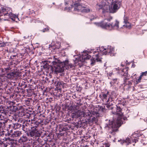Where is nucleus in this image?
<instances>
[{"instance_id":"obj_8","label":"nucleus","mask_w":147,"mask_h":147,"mask_svg":"<svg viewBox=\"0 0 147 147\" xmlns=\"http://www.w3.org/2000/svg\"><path fill=\"white\" fill-rule=\"evenodd\" d=\"M5 9L6 10L5 11L4 14V16H6L7 18H10L12 20L13 18H18V17L16 15L11 13V10L10 8L5 7ZM8 20L7 18L4 20Z\"/></svg>"},{"instance_id":"obj_4","label":"nucleus","mask_w":147,"mask_h":147,"mask_svg":"<svg viewBox=\"0 0 147 147\" xmlns=\"http://www.w3.org/2000/svg\"><path fill=\"white\" fill-rule=\"evenodd\" d=\"M94 24L96 26L100 27L101 28L109 30H118L119 28V22L116 20L114 22L109 23L105 22L102 21L100 22H95Z\"/></svg>"},{"instance_id":"obj_23","label":"nucleus","mask_w":147,"mask_h":147,"mask_svg":"<svg viewBox=\"0 0 147 147\" xmlns=\"http://www.w3.org/2000/svg\"><path fill=\"white\" fill-rule=\"evenodd\" d=\"M71 117L73 118H76L79 117L77 112L73 113L71 115Z\"/></svg>"},{"instance_id":"obj_5","label":"nucleus","mask_w":147,"mask_h":147,"mask_svg":"<svg viewBox=\"0 0 147 147\" xmlns=\"http://www.w3.org/2000/svg\"><path fill=\"white\" fill-rule=\"evenodd\" d=\"M52 63L53 65L55 68V71L57 72H62L64 70V67L66 69L71 68L74 69L75 68V66L73 65L71 63H69L67 60H65L62 63V66L61 67L60 66L61 64L55 61H53Z\"/></svg>"},{"instance_id":"obj_22","label":"nucleus","mask_w":147,"mask_h":147,"mask_svg":"<svg viewBox=\"0 0 147 147\" xmlns=\"http://www.w3.org/2000/svg\"><path fill=\"white\" fill-rule=\"evenodd\" d=\"M117 82V79L116 78L113 79L110 82L111 86L114 85Z\"/></svg>"},{"instance_id":"obj_20","label":"nucleus","mask_w":147,"mask_h":147,"mask_svg":"<svg viewBox=\"0 0 147 147\" xmlns=\"http://www.w3.org/2000/svg\"><path fill=\"white\" fill-rule=\"evenodd\" d=\"M109 93V92H107L106 94H102V96H101V98L103 100H107V97H109V96H108Z\"/></svg>"},{"instance_id":"obj_19","label":"nucleus","mask_w":147,"mask_h":147,"mask_svg":"<svg viewBox=\"0 0 147 147\" xmlns=\"http://www.w3.org/2000/svg\"><path fill=\"white\" fill-rule=\"evenodd\" d=\"M21 126V125L18 123H13L12 125V127L15 129L19 128Z\"/></svg>"},{"instance_id":"obj_27","label":"nucleus","mask_w":147,"mask_h":147,"mask_svg":"<svg viewBox=\"0 0 147 147\" xmlns=\"http://www.w3.org/2000/svg\"><path fill=\"white\" fill-rule=\"evenodd\" d=\"M5 7L0 6V10L1 9V11L2 12H4L5 11Z\"/></svg>"},{"instance_id":"obj_21","label":"nucleus","mask_w":147,"mask_h":147,"mask_svg":"<svg viewBox=\"0 0 147 147\" xmlns=\"http://www.w3.org/2000/svg\"><path fill=\"white\" fill-rule=\"evenodd\" d=\"M21 134V132L19 131H16L14 132L13 135L16 137L20 136Z\"/></svg>"},{"instance_id":"obj_42","label":"nucleus","mask_w":147,"mask_h":147,"mask_svg":"<svg viewBox=\"0 0 147 147\" xmlns=\"http://www.w3.org/2000/svg\"><path fill=\"white\" fill-rule=\"evenodd\" d=\"M115 69H118V70H119V68H118V69H117V68H116Z\"/></svg>"},{"instance_id":"obj_17","label":"nucleus","mask_w":147,"mask_h":147,"mask_svg":"<svg viewBox=\"0 0 147 147\" xmlns=\"http://www.w3.org/2000/svg\"><path fill=\"white\" fill-rule=\"evenodd\" d=\"M113 98H112L109 97L108 99L105 101L107 102V104L109 105H113Z\"/></svg>"},{"instance_id":"obj_33","label":"nucleus","mask_w":147,"mask_h":147,"mask_svg":"<svg viewBox=\"0 0 147 147\" xmlns=\"http://www.w3.org/2000/svg\"><path fill=\"white\" fill-rule=\"evenodd\" d=\"M97 17L94 16L93 15V16H92L91 18H90V20H93L94 19L96 18Z\"/></svg>"},{"instance_id":"obj_37","label":"nucleus","mask_w":147,"mask_h":147,"mask_svg":"<svg viewBox=\"0 0 147 147\" xmlns=\"http://www.w3.org/2000/svg\"><path fill=\"white\" fill-rule=\"evenodd\" d=\"M143 76H142V74H141V75H140V77H139V78H140V79H142V77Z\"/></svg>"},{"instance_id":"obj_26","label":"nucleus","mask_w":147,"mask_h":147,"mask_svg":"<svg viewBox=\"0 0 147 147\" xmlns=\"http://www.w3.org/2000/svg\"><path fill=\"white\" fill-rule=\"evenodd\" d=\"M7 44V42L0 43V47H4L6 46Z\"/></svg>"},{"instance_id":"obj_16","label":"nucleus","mask_w":147,"mask_h":147,"mask_svg":"<svg viewBox=\"0 0 147 147\" xmlns=\"http://www.w3.org/2000/svg\"><path fill=\"white\" fill-rule=\"evenodd\" d=\"M79 117L85 116V112L82 110H79L77 111Z\"/></svg>"},{"instance_id":"obj_18","label":"nucleus","mask_w":147,"mask_h":147,"mask_svg":"<svg viewBox=\"0 0 147 147\" xmlns=\"http://www.w3.org/2000/svg\"><path fill=\"white\" fill-rule=\"evenodd\" d=\"M49 46L50 47H55L56 48L59 49L60 48L61 45L60 43L59 42H58L56 43V45L53 44V42H52L51 43V45H50Z\"/></svg>"},{"instance_id":"obj_34","label":"nucleus","mask_w":147,"mask_h":147,"mask_svg":"<svg viewBox=\"0 0 147 147\" xmlns=\"http://www.w3.org/2000/svg\"><path fill=\"white\" fill-rule=\"evenodd\" d=\"M147 74V71H146L144 72H142L141 74L143 76H146V74Z\"/></svg>"},{"instance_id":"obj_30","label":"nucleus","mask_w":147,"mask_h":147,"mask_svg":"<svg viewBox=\"0 0 147 147\" xmlns=\"http://www.w3.org/2000/svg\"><path fill=\"white\" fill-rule=\"evenodd\" d=\"M49 30V29L48 28V27H47L46 28H45L44 29H43V30H42V31L43 32H45L46 31H48Z\"/></svg>"},{"instance_id":"obj_41","label":"nucleus","mask_w":147,"mask_h":147,"mask_svg":"<svg viewBox=\"0 0 147 147\" xmlns=\"http://www.w3.org/2000/svg\"><path fill=\"white\" fill-rule=\"evenodd\" d=\"M121 66H122V67H123L124 66V65H123L121 64Z\"/></svg>"},{"instance_id":"obj_13","label":"nucleus","mask_w":147,"mask_h":147,"mask_svg":"<svg viewBox=\"0 0 147 147\" xmlns=\"http://www.w3.org/2000/svg\"><path fill=\"white\" fill-rule=\"evenodd\" d=\"M97 120L96 116H93L92 115L89 118L86 119L85 121L86 123H89L94 122H96Z\"/></svg>"},{"instance_id":"obj_9","label":"nucleus","mask_w":147,"mask_h":147,"mask_svg":"<svg viewBox=\"0 0 147 147\" xmlns=\"http://www.w3.org/2000/svg\"><path fill=\"white\" fill-rule=\"evenodd\" d=\"M121 71L123 73H121V75L125 77L124 79V83L123 84L125 85H127L129 86H130L131 84V81H127L128 80L127 76V73H128L127 70L126 69H123L121 70Z\"/></svg>"},{"instance_id":"obj_43","label":"nucleus","mask_w":147,"mask_h":147,"mask_svg":"<svg viewBox=\"0 0 147 147\" xmlns=\"http://www.w3.org/2000/svg\"><path fill=\"white\" fill-rule=\"evenodd\" d=\"M23 130L24 131V129L23 128Z\"/></svg>"},{"instance_id":"obj_29","label":"nucleus","mask_w":147,"mask_h":147,"mask_svg":"<svg viewBox=\"0 0 147 147\" xmlns=\"http://www.w3.org/2000/svg\"><path fill=\"white\" fill-rule=\"evenodd\" d=\"M62 82L60 81L58 82H57V87L58 86H60V85H62Z\"/></svg>"},{"instance_id":"obj_38","label":"nucleus","mask_w":147,"mask_h":147,"mask_svg":"<svg viewBox=\"0 0 147 147\" xmlns=\"http://www.w3.org/2000/svg\"><path fill=\"white\" fill-rule=\"evenodd\" d=\"M28 37H29V36H27V37H26V36H24V38H28Z\"/></svg>"},{"instance_id":"obj_15","label":"nucleus","mask_w":147,"mask_h":147,"mask_svg":"<svg viewBox=\"0 0 147 147\" xmlns=\"http://www.w3.org/2000/svg\"><path fill=\"white\" fill-rule=\"evenodd\" d=\"M97 114V112L95 111H91V112H90V111L88 110L85 112V116H88L90 117L92 115H93L94 116L95 115H96Z\"/></svg>"},{"instance_id":"obj_39","label":"nucleus","mask_w":147,"mask_h":147,"mask_svg":"<svg viewBox=\"0 0 147 147\" xmlns=\"http://www.w3.org/2000/svg\"><path fill=\"white\" fill-rule=\"evenodd\" d=\"M65 10H68V8L67 7H65Z\"/></svg>"},{"instance_id":"obj_10","label":"nucleus","mask_w":147,"mask_h":147,"mask_svg":"<svg viewBox=\"0 0 147 147\" xmlns=\"http://www.w3.org/2000/svg\"><path fill=\"white\" fill-rule=\"evenodd\" d=\"M37 127V126H35L32 127L31 130L29 131L28 136H30L31 137H38L39 136L40 134L36 129Z\"/></svg>"},{"instance_id":"obj_12","label":"nucleus","mask_w":147,"mask_h":147,"mask_svg":"<svg viewBox=\"0 0 147 147\" xmlns=\"http://www.w3.org/2000/svg\"><path fill=\"white\" fill-rule=\"evenodd\" d=\"M18 76V73L16 72H10L7 74L5 77L8 79H12Z\"/></svg>"},{"instance_id":"obj_24","label":"nucleus","mask_w":147,"mask_h":147,"mask_svg":"<svg viewBox=\"0 0 147 147\" xmlns=\"http://www.w3.org/2000/svg\"><path fill=\"white\" fill-rule=\"evenodd\" d=\"M6 122V121L4 120L1 119L0 120V128H1L2 126L4 125L5 123Z\"/></svg>"},{"instance_id":"obj_35","label":"nucleus","mask_w":147,"mask_h":147,"mask_svg":"<svg viewBox=\"0 0 147 147\" xmlns=\"http://www.w3.org/2000/svg\"><path fill=\"white\" fill-rule=\"evenodd\" d=\"M108 75L110 76H111L113 74L112 72H109L107 74Z\"/></svg>"},{"instance_id":"obj_36","label":"nucleus","mask_w":147,"mask_h":147,"mask_svg":"<svg viewBox=\"0 0 147 147\" xmlns=\"http://www.w3.org/2000/svg\"><path fill=\"white\" fill-rule=\"evenodd\" d=\"M112 19V18L111 17L110 18L108 19H107V20L108 21H110Z\"/></svg>"},{"instance_id":"obj_31","label":"nucleus","mask_w":147,"mask_h":147,"mask_svg":"<svg viewBox=\"0 0 147 147\" xmlns=\"http://www.w3.org/2000/svg\"><path fill=\"white\" fill-rule=\"evenodd\" d=\"M141 79L140 78H139L138 79L136 80V84H138L141 82Z\"/></svg>"},{"instance_id":"obj_25","label":"nucleus","mask_w":147,"mask_h":147,"mask_svg":"<svg viewBox=\"0 0 147 147\" xmlns=\"http://www.w3.org/2000/svg\"><path fill=\"white\" fill-rule=\"evenodd\" d=\"M20 140L23 142H25L27 140V138L25 136H23L22 137L20 138Z\"/></svg>"},{"instance_id":"obj_28","label":"nucleus","mask_w":147,"mask_h":147,"mask_svg":"<svg viewBox=\"0 0 147 147\" xmlns=\"http://www.w3.org/2000/svg\"><path fill=\"white\" fill-rule=\"evenodd\" d=\"M110 145L109 144L107 143H105L104 144H103L102 146L101 147H109Z\"/></svg>"},{"instance_id":"obj_3","label":"nucleus","mask_w":147,"mask_h":147,"mask_svg":"<svg viewBox=\"0 0 147 147\" xmlns=\"http://www.w3.org/2000/svg\"><path fill=\"white\" fill-rule=\"evenodd\" d=\"M81 0H65V5L71 4V8H74L75 11L87 13L90 11V9L81 5L79 2Z\"/></svg>"},{"instance_id":"obj_14","label":"nucleus","mask_w":147,"mask_h":147,"mask_svg":"<svg viewBox=\"0 0 147 147\" xmlns=\"http://www.w3.org/2000/svg\"><path fill=\"white\" fill-rule=\"evenodd\" d=\"M124 22L125 24L123 26H125L126 28H130L131 27V24L128 22V18L127 16H124L123 17Z\"/></svg>"},{"instance_id":"obj_32","label":"nucleus","mask_w":147,"mask_h":147,"mask_svg":"<svg viewBox=\"0 0 147 147\" xmlns=\"http://www.w3.org/2000/svg\"><path fill=\"white\" fill-rule=\"evenodd\" d=\"M4 69L5 71H6V72H7L9 71V70H10V69L9 68V67H8L6 68H5Z\"/></svg>"},{"instance_id":"obj_7","label":"nucleus","mask_w":147,"mask_h":147,"mask_svg":"<svg viewBox=\"0 0 147 147\" xmlns=\"http://www.w3.org/2000/svg\"><path fill=\"white\" fill-rule=\"evenodd\" d=\"M104 0H102V1L101 3H98L97 4V7L98 8L99 10L102 9V12L104 13L106 12H109L111 13L109 10V9H108V6L110 4L107 3V1H103Z\"/></svg>"},{"instance_id":"obj_11","label":"nucleus","mask_w":147,"mask_h":147,"mask_svg":"<svg viewBox=\"0 0 147 147\" xmlns=\"http://www.w3.org/2000/svg\"><path fill=\"white\" fill-rule=\"evenodd\" d=\"M137 141V139L135 138H127L121 140V143L123 144V143H126L127 145H128L129 143H132L134 142L136 143Z\"/></svg>"},{"instance_id":"obj_1","label":"nucleus","mask_w":147,"mask_h":147,"mask_svg":"<svg viewBox=\"0 0 147 147\" xmlns=\"http://www.w3.org/2000/svg\"><path fill=\"white\" fill-rule=\"evenodd\" d=\"M99 50V51H98L94 50L89 51H84L82 53L81 55H74L75 58V60H74L75 63H77L79 61L83 62L85 60L88 59L92 55V57L90 60V63L92 66H93L96 61H101L102 54L108 55L112 56L115 55L114 48L110 46H108L107 48L103 47H100Z\"/></svg>"},{"instance_id":"obj_6","label":"nucleus","mask_w":147,"mask_h":147,"mask_svg":"<svg viewBox=\"0 0 147 147\" xmlns=\"http://www.w3.org/2000/svg\"><path fill=\"white\" fill-rule=\"evenodd\" d=\"M110 4L109 7V11L114 13L117 12L120 8L121 5V0H104Z\"/></svg>"},{"instance_id":"obj_2","label":"nucleus","mask_w":147,"mask_h":147,"mask_svg":"<svg viewBox=\"0 0 147 147\" xmlns=\"http://www.w3.org/2000/svg\"><path fill=\"white\" fill-rule=\"evenodd\" d=\"M119 102L116 105L117 110L116 112L113 113L117 116L116 119L114 118L113 121V120H109L108 123L105 124V128L109 130V132L114 135L115 132L118 130V128L121 126L123 122V120H125L126 118H124L123 119V113L122 112V109L121 108V105L124 106L125 105V102L123 101L121 102V101H119Z\"/></svg>"},{"instance_id":"obj_40","label":"nucleus","mask_w":147,"mask_h":147,"mask_svg":"<svg viewBox=\"0 0 147 147\" xmlns=\"http://www.w3.org/2000/svg\"><path fill=\"white\" fill-rule=\"evenodd\" d=\"M68 9H68L69 11L70 10H71V8H70V7H69L68 8Z\"/></svg>"}]
</instances>
